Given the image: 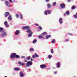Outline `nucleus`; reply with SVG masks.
Instances as JSON below:
<instances>
[{"label":"nucleus","mask_w":77,"mask_h":77,"mask_svg":"<svg viewBox=\"0 0 77 77\" xmlns=\"http://www.w3.org/2000/svg\"><path fill=\"white\" fill-rule=\"evenodd\" d=\"M74 17L75 18H77V13H76V14H74Z\"/></svg>","instance_id":"obj_26"},{"label":"nucleus","mask_w":77,"mask_h":77,"mask_svg":"<svg viewBox=\"0 0 77 77\" xmlns=\"http://www.w3.org/2000/svg\"><path fill=\"white\" fill-rule=\"evenodd\" d=\"M9 12H6L5 14V17H7L8 15H9Z\"/></svg>","instance_id":"obj_15"},{"label":"nucleus","mask_w":77,"mask_h":77,"mask_svg":"<svg viewBox=\"0 0 77 77\" xmlns=\"http://www.w3.org/2000/svg\"><path fill=\"white\" fill-rule=\"evenodd\" d=\"M31 61H33V59L32 58H31Z\"/></svg>","instance_id":"obj_49"},{"label":"nucleus","mask_w":77,"mask_h":77,"mask_svg":"<svg viewBox=\"0 0 77 77\" xmlns=\"http://www.w3.org/2000/svg\"><path fill=\"white\" fill-rule=\"evenodd\" d=\"M51 10H48L47 11V12H48V14H51Z\"/></svg>","instance_id":"obj_27"},{"label":"nucleus","mask_w":77,"mask_h":77,"mask_svg":"<svg viewBox=\"0 0 77 77\" xmlns=\"http://www.w3.org/2000/svg\"><path fill=\"white\" fill-rule=\"evenodd\" d=\"M71 0H68V2H70Z\"/></svg>","instance_id":"obj_47"},{"label":"nucleus","mask_w":77,"mask_h":77,"mask_svg":"<svg viewBox=\"0 0 77 77\" xmlns=\"http://www.w3.org/2000/svg\"><path fill=\"white\" fill-rule=\"evenodd\" d=\"M39 57V55L36 54V53L35 54V55H33L32 56L33 58H35V57Z\"/></svg>","instance_id":"obj_9"},{"label":"nucleus","mask_w":77,"mask_h":77,"mask_svg":"<svg viewBox=\"0 0 77 77\" xmlns=\"http://www.w3.org/2000/svg\"><path fill=\"white\" fill-rule=\"evenodd\" d=\"M49 1L50 0H46V2H49Z\"/></svg>","instance_id":"obj_46"},{"label":"nucleus","mask_w":77,"mask_h":77,"mask_svg":"<svg viewBox=\"0 0 77 77\" xmlns=\"http://www.w3.org/2000/svg\"><path fill=\"white\" fill-rule=\"evenodd\" d=\"M20 77H23L24 76V74H23V73L22 72H20Z\"/></svg>","instance_id":"obj_14"},{"label":"nucleus","mask_w":77,"mask_h":77,"mask_svg":"<svg viewBox=\"0 0 77 77\" xmlns=\"http://www.w3.org/2000/svg\"><path fill=\"white\" fill-rule=\"evenodd\" d=\"M56 5V2H54L53 4V6H54Z\"/></svg>","instance_id":"obj_34"},{"label":"nucleus","mask_w":77,"mask_h":77,"mask_svg":"<svg viewBox=\"0 0 77 77\" xmlns=\"http://www.w3.org/2000/svg\"><path fill=\"white\" fill-rule=\"evenodd\" d=\"M33 34V32H31L29 33V34L28 35V37H31L32 35V34Z\"/></svg>","instance_id":"obj_16"},{"label":"nucleus","mask_w":77,"mask_h":77,"mask_svg":"<svg viewBox=\"0 0 77 77\" xmlns=\"http://www.w3.org/2000/svg\"><path fill=\"white\" fill-rule=\"evenodd\" d=\"M32 62L31 61H28L26 63L27 65L26 66V67H29L30 66L32 65Z\"/></svg>","instance_id":"obj_1"},{"label":"nucleus","mask_w":77,"mask_h":77,"mask_svg":"<svg viewBox=\"0 0 77 77\" xmlns=\"http://www.w3.org/2000/svg\"><path fill=\"white\" fill-rule=\"evenodd\" d=\"M37 41V40L36 39H35L34 41H33V44H35L36 42Z\"/></svg>","instance_id":"obj_29"},{"label":"nucleus","mask_w":77,"mask_h":77,"mask_svg":"<svg viewBox=\"0 0 77 77\" xmlns=\"http://www.w3.org/2000/svg\"><path fill=\"white\" fill-rule=\"evenodd\" d=\"M15 16L16 18H19V15H18V14H16Z\"/></svg>","instance_id":"obj_24"},{"label":"nucleus","mask_w":77,"mask_h":77,"mask_svg":"<svg viewBox=\"0 0 77 77\" xmlns=\"http://www.w3.org/2000/svg\"><path fill=\"white\" fill-rule=\"evenodd\" d=\"M20 33V30H17L15 32V35H18Z\"/></svg>","instance_id":"obj_12"},{"label":"nucleus","mask_w":77,"mask_h":77,"mask_svg":"<svg viewBox=\"0 0 77 77\" xmlns=\"http://www.w3.org/2000/svg\"><path fill=\"white\" fill-rule=\"evenodd\" d=\"M51 5L50 4H48V8L49 9H50V8H51Z\"/></svg>","instance_id":"obj_20"},{"label":"nucleus","mask_w":77,"mask_h":77,"mask_svg":"<svg viewBox=\"0 0 77 77\" xmlns=\"http://www.w3.org/2000/svg\"><path fill=\"white\" fill-rule=\"evenodd\" d=\"M59 23L60 24H62V18L61 17L59 19Z\"/></svg>","instance_id":"obj_18"},{"label":"nucleus","mask_w":77,"mask_h":77,"mask_svg":"<svg viewBox=\"0 0 77 77\" xmlns=\"http://www.w3.org/2000/svg\"><path fill=\"white\" fill-rule=\"evenodd\" d=\"M66 14H67V15H69V11H66Z\"/></svg>","instance_id":"obj_25"},{"label":"nucleus","mask_w":77,"mask_h":77,"mask_svg":"<svg viewBox=\"0 0 77 77\" xmlns=\"http://www.w3.org/2000/svg\"><path fill=\"white\" fill-rule=\"evenodd\" d=\"M40 67L41 68L43 69L44 68H45V67H47V66L45 64H42L40 66Z\"/></svg>","instance_id":"obj_4"},{"label":"nucleus","mask_w":77,"mask_h":77,"mask_svg":"<svg viewBox=\"0 0 77 77\" xmlns=\"http://www.w3.org/2000/svg\"><path fill=\"white\" fill-rule=\"evenodd\" d=\"M8 19L9 20H12V16L11 15H10L8 17Z\"/></svg>","instance_id":"obj_17"},{"label":"nucleus","mask_w":77,"mask_h":77,"mask_svg":"<svg viewBox=\"0 0 77 77\" xmlns=\"http://www.w3.org/2000/svg\"><path fill=\"white\" fill-rule=\"evenodd\" d=\"M47 11H46L44 12V14H45V15H47Z\"/></svg>","instance_id":"obj_36"},{"label":"nucleus","mask_w":77,"mask_h":77,"mask_svg":"<svg viewBox=\"0 0 77 77\" xmlns=\"http://www.w3.org/2000/svg\"><path fill=\"white\" fill-rule=\"evenodd\" d=\"M29 72H30V69H29Z\"/></svg>","instance_id":"obj_50"},{"label":"nucleus","mask_w":77,"mask_h":77,"mask_svg":"<svg viewBox=\"0 0 77 77\" xmlns=\"http://www.w3.org/2000/svg\"><path fill=\"white\" fill-rule=\"evenodd\" d=\"M38 29H40V30H42V28L40 26L38 27Z\"/></svg>","instance_id":"obj_37"},{"label":"nucleus","mask_w":77,"mask_h":77,"mask_svg":"<svg viewBox=\"0 0 77 77\" xmlns=\"http://www.w3.org/2000/svg\"><path fill=\"white\" fill-rule=\"evenodd\" d=\"M25 56H21V57H22V58H25Z\"/></svg>","instance_id":"obj_41"},{"label":"nucleus","mask_w":77,"mask_h":77,"mask_svg":"<svg viewBox=\"0 0 77 77\" xmlns=\"http://www.w3.org/2000/svg\"><path fill=\"white\" fill-rule=\"evenodd\" d=\"M24 62H27V60H24Z\"/></svg>","instance_id":"obj_44"},{"label":"nucleus","mask_w":77,"mask_h":77,"mask_svg":"<svg viewBox=\"0 0 77 77\" xmlns=\"http://www.w3.org/2000/svg\"><path fill=\"white\" fill-rule=\"evenodd\" d=\"M18 63L19 65H20L21 66H23V65H25V63H22L21 61H19L18 62Z\"/></svg>","instance_id":"obj_10"},{"label":"nucleus","mask_w":77,"mask_h":77,"mask_svg":"<svg viewBox=\"0 0 77 77\" xmlns=\"http://www.w3.org/2000/svg\"><path fill=\"white\" fill-rule=\"evenodd\" d=\"M34 51V50H33V48H31L30 49V51Z\"/></svg>","instance_id":"obj_39"},{"label":"nucleus","mask_w":77,"mask_h":77,"mask_svg":"<svg viewBox=\"0 0 77 77\" xmlns=\"http://www.w3.org/2000/svg\"><path fill=\"white\" fill-rule=\"evenodd\" d=\"M20 18H21V19H23V16L22 15V14H20Z\"/></svg>","instance_id":"obj_38"},{"label":"nucleus","mask_w":77,"mask_h":77,"mask_svg":"<svg viewBox=\"0 0 77 77\" xmlns=\"http://www.w3.org/2000/svg\"><path fill=\"white\" fill-rule=\"evenodd\" d=\"M72 9H75V6L73 5L71 8Z\"/></svg>","instance_id":"obj_35"},{"label":"nucleus","mask_w":77,"mask_h":77,"mask_svg":"<svg viewBox=\"0 0 77 77\" xmlns=\"http://www.w3.org/2000/svg\"><path fill=\"white\" fill-rule=\"evenodd\" d=\"M3 29L2 28V27H0V32H2L3 31Z\"/></svg>","instance_id":"obj_22"},{"label":"nucleus","mask_w":77,"mask_h":77,"mask_svg":"<svg viewBox=\"0 0 77 77\" xmlns=\"http://www.w3.org/2000/svg\"><path fill=\"white\" fill-rule=\"evenodd\" d=\"M66 42L69 41V40H68V39H66Z\"/></svg>","instance_id":"obj_43"},{"label":"nucleus","mask_w":77,"mask_h":77,"mask_svg":"<svg viewBox=\"0 0 77 77\" xmlns=\"http://www.w3.org/2000/svg\"><path fill=\"white\" fill-rule=\"evenodd\" d=\"M8 22L5 21V22L4 24L6 27H9V25L8 24Z\"/></svg>","instance_id":"obj_7"},{"label":"nucleus","mask_w":77,"mask_h":77,"mask_svg":"<svg viewBox=\"0 0 77 77\" xmlns=\"http://www.w3.org/2000/svg\"><path fill=\"white\" fill-rule=\"evenodd\" d=\"M26 32L27 33H31L32 32V30L30 29V28H28L26 30Z\"/></svg>","instance_id":"obj_13"},{"label":"nucleus","mask_w":77,"mask_h":77,"mask_svg":"<svg viewBox=\"0 0 77 77\" xmlns=\"http://www.w3.org/2000/svg\"><path fill=\"white\" fill-rule=\"evenodd\" d=\"M36 26H39L38 24H36Z\"/></svg>","instance_id":"obj_51"},{"label":"nucleus","mask_w":77,"mask_h":77,"mask_svg":"<svg viewBox=\"0 0 77 77\" xmlns=\"http://www.w3.org/2000/svg\"><path fill=\"white\" fill-rule=\"evenodd\" d=\"M9 2L12 3V1L11 0H9Z\"/></svg>","instance_id":"obj_42"},{"label":"nucleus","mask_w":77,"mask_h":77,"mask_svg":"<svg viewBox=\"0 0 77 77\" xmlns=\"http://www.w3.org/2000/svg\"><path fill=\"white\" fill-rule=\"evenodd\" d=\"M16 55V53H13L11 54L10 56V57L11 59H13L14 57H15V56Z\"/></svg>","instance_id":"obj_3"},{"label":"nucleus","mask_w":77,"mask_h":77,"mask_svg":"<svg viewBox=\"0 0 77 77\" xmlns=\"http://www.w3.org/2000/svg\"><path fill=\"white\" fill-rule=\"evenodd\" d=\"M30 29V27L28 26H24L23 27L22 29L23 30H26V29Z\"/></svg>","instance_id":"obj_8"},{"label":"nucleus","mask_w":77,"mask_h":77,"mask_svg":"<svg viewBox=\"0 0 77 77\" xmlns=\"http://www.w3.org/2000/svg\"><path fill=\"white\" fill-rule=\"evenodd\" d=\"M26 60H30V57H27L26 58Z\"/></svg>","instance_id":"obj_32"},{"label":"nucleus","mask_w":77,"mask_h":77,"mask_svg":"<svg viewBox=\"0 0 77 77\" xmlns=\"http://www.w3.org/2000/svg\"><path fill=\"white\" fill-rule=\"evenodd\" d=\"M54 73L55 74H57V72H54Z\"/></svg>","instance_id":"obj_45"},{"label":"nucleus","mask_w":77,"mask_h":77,"mask_svg":"<svg viewBox=\"0 0 77 77\" xmlns=\"http://www.w3.org/2000/svg\"><path fill=\"white\" fill-rule=\"evenodd\" d=\"M51 53H53V49L51 50Z\"/></svg>","instance_id":"obj_40"},{"label":"nucleus","mask_w":77,"mask_h":77,"mask_svg":"<svg viewBox=\"0 0 77 77\" xmlns=\"http://www.w3.org/2000/svg\"><path fill=\"white\" fill-rule=\"evenodd\" d=\"M60 6L62 8H65V4L64 3L61 4Z\"/></svg>","instance_id":"obj_6"},{"label":"nucleus","mask_w":77,"mask_h":77,"mask_svg":"<svg viewBox=\"0 0 77 77\" xmlns=\"http://www.w3.org/2000/svg\"><path fill=\"white\" fill-rule=\"evenodd\" d=\"M39 38H43V36H42V35H40L38 36Z\"/></svg>","instance_id":"obj_33"},{"label":"nucleus","mask_w":77,"mask_h":77,"mask_svg":"<svg viewBox=\"0 0 77 77\" xmlns=\"http://www.w3.org/2000/svg\"><path fill=\"white\" fill-rule=\"evenodd\" d=\"M66 13H64V16H66Z\"/></svg>","instance_id":"obj_48"},{"label":"nucleus","mask_w":77,"mask_h":77,"mask_svg":"<svg viewBox=\"0 0 77 77\" xmlns=\"http://www.w3.org/2000/svg\"><path fill=\"white\" fill-rule=\"evenodd\" d=\"M50 37H51V35H48L46 37V39H47L49 38H50Z\"/></svg>","instance_id":"obj_21"},{"label":"nucleus","mask_w":77,"mask_h":77,"mask_svg":"<svg viewBox=\"0 0 77 77\" xmlns=\"http://www.w3.org/2000/svg\"><path fill=\"white\" fill-rule=\"evenodd\" d=\"M5 3L7 6H8V7H9L10 6V4L9 2L7 1H5Z\"/></svg>","instance_id":"obj_11"},{"label":"nucleus","mask_w":77,"mask_h":77,"mask_svg":"<svg viewBox=\"0 0 77 77\" xmlns=\"http://www.w3.org/2000/svg\"><path fill=\"white\" fill-rule=\"evenodd\" d=\"M51 57H52V56L50 55L48 56V57L49 58V59H51Z\"/></svg>","instance_id":"obj_31"},{"label":"nucleus","mask_w":77,"mask_h":77,"mask_svg":"<svg viewBox=\"0 0 77 77\" xmlns=\"http://www.w3.org/2000/svg\"><path fill=\"white\" fill-rule=\"evenodd\" d=\"M47 34V32H44L42 33V35H45Z\"/></svg>","instance_id":"obj_30"},{"label":"nucleus","mask_w":77,"mask_h":77,"mask_svg":"<svg viewBox=\"0 0 77 77\" xmlns=\"http://www.w3.org/2000/svg\"><path fill=\"white\" fill-rule=\"evenodd\" d=\"M52 43L53 44L55 43L56 42V40H55V39H53V40H52Z\"/></svg>","instance_id":"obj_28"},{"label":"nucleus","mask_w":77,"mask_h":77,"mask_svg":"<svg viewBox=\"0 0 77 77\" xmlns=\"http://www.w3.org/2000/svg\"><path fill=\"white\" fill-rule=\"evenodd\" d=\"M2 34H1V36L3 37L5 36H7V33L6 32H5L4 30L2 32Z\"/></svg>","instance_id":"obj_2"},{"label":"nucleus","mask_w":77,"mask_h":77,"mask_svg":"<svg viewBox=\"0 0 77 77\" xmlns=\"http://www.w3.org/2000/svg\"><path fill=\"white\" fill-rule=\"evenodd\" d=\"M14 71H19L20 69L18 68H15L14 69Z\"/></svg>","instance_id":"obj_19"},{"label":"nucleus","mask_w":77,"mask_h":77,"mask_svg":"<svg viewBox=\"0 0 77 77\" xmlns=\"http://www.w3.org/2000/svg\"><path fill=\"white\" fill-rule=\"evenodd\" d=\"M56 66L57 68H60V62H58L57 63Z\"/></svg>","instance_id":"obj_5"},{"label":"nucleus","mask_w":77,"mask_h":77,"mask_svg":"<svg viewBox=\"0 0 77 77\" xmlns=\"http://www.w3.org/2000/svg\"><path fill=\"white\" fill-rule=\"evenodd\" d=\"M15 57H16V58H20V56L18 55H16V54Z\"/></svg>","instance_id":"obj_23"}]
</instances>
